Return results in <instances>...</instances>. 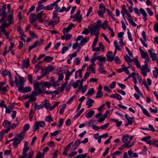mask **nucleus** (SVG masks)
<instances>
[{"mask_svg": "<svg viewBox=\"0 0 158 158\" xmlns=\"http://www.w3.org/2000/svg\"><path fill=\"white\" fill-rule=\"evenodd\" d=\"M24 134L25 132L22 131L19 135L18 137H16L11 139V141H13V145L14 148H16L17 145L23 139V137L25 136Z\"/></svg>", "mask_w": 158, "mask_h": 158, "instance_id": "nucleus-1", "label": "nucleus"}, {"mask_svg": "<svg viewBox=\"0 0 158 158\" xmlns=\"http://www.w3.org/2000/svg\"><path fill=\"white\" fill-rule=\"evenodd\" d=\"M41 86V84L39 82H38L34 84V91L32 92V96H36L38 94H41L43 93L42 89L40 88Z\"/></svg>", "mask_w": 158, "mask_h": 158, "instance_id": "nucleus-2", "label": "nucleus"}, {"mask_svg": "<svg viewBox=\"0 0 158 158\" xmlns=\"http://www.w3.org/2000/svg\"><path fill=\"white\" fill-rule=\"evenodd\" d=\"M45 126V123L44 121H39L35 122L34 123L33 126V131H39V127H44Z\"/></svg>", "mask_w": 158, "mask_h": 158, "instance_id": "nucleus-3", "label": "nucleus"}, {"mask_svg": "<svg viewBox=\"0 0 158 158\" xmlns=\"http://www.w3.org/2000/svg\"><path fill=\"white\" fill-rule=\"evenodd\" d=\"M90 31V33L92 34H93L96 36V35L97 34V36L98 37L99 31L100 30L99 26L97 24L94 25L89 29Z\"/></svg>", "mask_w": 158, "mask_h": 158, "instance_id": "nucleus-4", "label": "nucleus"}, {"mask_svg": "<svg viewBox=\"0 0 158 158\" xmlns=\"http://www.w3.org/2000/svg\"><path fill=\"white\" fill-rule=\"evenodd\" d=\"M19 81H18V78L16 76H15V83L17 86L18 87V89L20 88H22L23 86L24 83V80L23 77L19 76Z\"/></svg>", "mask_w": 158, "mask_h": 158, "instance_id": "nucleus-5", "label": "nucleus"}, {"mask_svg": "<svg viewBox=\"0 0 158 158\" xmlns=\"http://www.w3.org/2000/svg\"><path fill=\"white\" fill-rule=\"evenodd\" d=\"M144 65H142V67L141 68V70L142 72V74L144 76H146L147 75V73L150 71L148 65L147 63H144Z\"/></svg>", "mask_w": 158, "mask_h": 158, "instance_id": "nucleus-6", "label": "nucleus"}, {"mask_svg": "<svg viewBox=\"0 0 158 158\" xmlns=\"http://www.w3.org/2000/svg\"><path fill=\"white\" fill-rule=\"evenodd\" d=\"M80 11L79 10H78L75 14L73 15V21H77L78 22H80L82 20V16L81 15H80Z\"/></svg>", "mask_w": 158, "mask_h": 158, "instance_id": "nucleus-7", "label": "nucleus"}, {"mask_svg": "<svg viewBox=\"0 0 158 158\" xmlns=\"http://www.w3.org/2000/svg\"><path fill=\"white\" fill-rule=\"evenodd\" d=\"M60 18L57 16V13H53V19L52 21V24L53 25L56 24L59 21Z\"/></svg>", "mask_w": 158, "mask_h": 158, "instance_id": "nucleus-8", "label": "nucleus"}, {"mask_svg": "<svg viewBox=\"0 0 158 158\" xmlns=\"http://www.w3.org/2000/svg\"><path fill=\"white\" fill-rule=\"evenodd\" d=\"M31 89L30 86H27L23 88V86L22 88L18 89V91L20 93H25L31 91Z\"/></svg>", "mask_w": 158, "mask_h": 158, "instance_id": "nucleus-9", "label": "nucleus"}, {"mask_svg": "<svg viewBox=\"0 0 158 158\" xmlns=\"http://www.w3.org/2000/svg\"><path fill=\"white\" fill-rule=\"evenodd\" d=\"M38 19L36 15L31 13L29 17V21L31 23L33 24V23Z\"/></svg>", "mask_w": 158, "mask_h": 158, "instance_id": "nucleus-10", "label": "nucleus"}, {"mask_svg": "<svg viewBox=\"0 0 158 158\" xmlns=\"http://www.w3.org/2000/svg\"><path fill=\"white\" fill-rule=\"evenodd\" d=\"M53 70L54 69L52 66L51 65H48V67L45 69V72L44 73L43 72L42 73L44 75V76H45L48 74L49 72Z\"/></svg>", "mask_w": 158, "mask_h": 158, "instance_id": "nucleus-11", "label": "nucleus"}, {"mask_svg": "<svg viewBox=\"0 0 158 158\" xmlns=\"http://www.w3.org/2000/svg\"><path fill=\"white\" fill-rule=\"evenodd\" d=\"M106 57L107 60L109 62H112L114 60V56H113V53L111 51L107 52Z\"/></svg>", "mask_w": 158, "mask_h": 158, "instance_id": "nucleus-12", "label": "nucleus"}, {"mask_svg": "<svg viewBox=\"0 0 158 158\" xmlns=\"http://www.w3.org/2000/svg\"><path fill=\"white\" fill-rule=\"evenodd\" d=\"M29 59L27 58V60H23L22 63V66L23 68L27 69L29 66Z\"/></svg>", "mask_w": 158, "mask_h": 158, "instance_id": "nucleus-13", "label": "nucleus"}, {"mask_svg": "<svg viewBox=\"0 0 158 158\" xmlns=\"http://www.w3.org/2000/svg\"><path fill=\"white\" fill-rule=\"evenodd\" d=\"M28 142L26 141L25 142L24 148H23V151L22 153L23 154H25L27 155V152L29 150V147L28 146Z\"/></svg>", "mask_w": 158, "mask_h": 158, "instance_id": "nucleus-14", "label": "nucleus"}, {"mask_svg": "<svg viewBox=\"0 0 158 158\" xmlns=\"http://www.w3.org/2000/svg\"><path fill=\"white\" fill-rule=\"evenodd\" d=\"M129 139V135L127 134H126L123 136L122 139V141L125 144H128V145H129L130 141L128 140Z\"/></svg>", "mask_w": 158, "mask_h": 158, "instance_id": "nucleus-15", "label": "nucleus"}, {"mask_svg": "<svg viewBox=\"0 0 158 158\" xmlns=\"http://www.w3.org/2000/svg\"><path fill=\"white\" fill-rule=\"evenodd\" d=\"M141 56L142 57L145 59V61H144V63H148L149 60V58L148 56V55L146 52H144L142 53H141Z\"/></svg>", "mask_w": 158, "mask_h": 158, "instance_id": "nucleus-16", "label": "nucleus"}, {"mask_svg": "<svg viewBox=\"0 0 158 158\" xmlns=\"http://www.w3.org/2000/svg\"><path fill=\"white\" fill-rule=\"evenodd\" d=\"M74 27V24L71 23L67 27V28H64L63 30V34H64L65 32L67 33L72 28V27Z\"/></svg>", "mask_w": 158, "mask_h": 158, "instance_id": "nucleus-17", "label": "nucleus"}, {"mask_svg": "<svg viewBox=\"0 0 158 158\" xmlns=\"http://www.w3.org/2000/svg\"><path fill=\"white\" fill-rule=\"evenodd\" d=\"M82 69H81L77 70L75 73V79L77 78L79 76L80 78H81L82 77Z\"/></svg>", "mask_w": 158, "mask_h": 158, "instance_id": "nucleus-18", "label": "nucleus"}, {"mask_svg": "<svg viewBox=\"0 0 158 158\" xmlns=\"http://www.w3.org/2000/svg\"><path fill=\"white\" fill-rule=\"evenodd\" d=\"M148 52H149V55L151 58H152L153 61H155L156 59V53L152 52V50H149Z\"/></svg>", "mask_w": 158, "mask_h": 158, "instance_id": "nucleus-19", "label": "nucleus"}, {"mask_svg": "<svg viewBox=\"0 0 158 158\" xmlns=\"http://www.w3.org/2000/svg\"><path fill=\"white\" fill-rule=\"evenodd\" d=\"M6 5L4 4L2 7V8L0 12V16L6 15Z\"/></svg>", "mask_w": 158, "mask_h": 158, "instance_id": "nucleus-20", "label": "nucleus"}, {"mask_svg": "<svg viewBox=\"0 0 158 158\" xmlns=\"http://www.w3.org/2000/svg\"><path fill=\"white\" fill-rule=\"evenodd\" d=\"M51 86V85L50 83L48 82H46L45 83L44 85L43 84H41V86L40 87L41 89H42V90H44L45 89V87H47L48 88H49Z\"/></svg>", "mask_w": 158, "mask_h": 158, "instance_id": "nucleus-21", "label": "nucleus"}, {"mask_svg": "<svg viewBox=\"0 0 158 158\" xmlns=\"http://www.w3.org/2000/svg\"><path fill=\"white\" fill-rule=\"evenodd\" d=\"M73 142H72L70 143L64 149V150L63 153V154L65 156H67V152L69 150L71 146L73 144Z\"/></svg>", "mask_w": 158, "mask_h": 158, "instance_id": "nucleus-22", "label": "nucleus"}, {"mask_svg": "<svg viewBox=\"0 0 158 158\" xmlns=\"http://www.w3.org/2000/svg\"><path fill=\"white\" fill-rule=\"evenodd\" d=\"M125 117L127 120L128 124L132 125L134 121V118L133 117H128L127 114L125 115Z\"/></svg>", "mask_w": 158, "mask_h": 158, "instance_id": "nucleus-23", "label": "nucleus"}, {"mask_svg": "<svg viewBox=\"0 0 158 158\" xmlns=\"http://www.w3.org/2000/svg\"><path fill=\"white\" fill-rule=\"evenodd\" d=\"M110 98H116L118 100H121L123 98L121 96L118 94H112L110 95Z\"/></svg>", "mask_w": 158, "mask_h": 158, "instance_id": "nucleus-24", "label": "nucleus"}, {"mask_svg": "<svg viewBox=\"0 0 158 158\" xmlns=\"http://www.w3.org/2000/svg\"><path fill=\"white\" fill-rule=\"evenodd\" d=\"M58 82V81H55L54 78L53 77H51V85L53 87H55L57 85H59L57 83Z\"/></svg>", "mask_w": 158, "mask_h": 158, "instance_id": "nucleus-25", "label": "nucleus"}, {"mask_svg": "<svg viewBox=\"0 0 158 158\" xmlns=\"http://www.w3.org/2000/svg\"><path fill=\"white\" fill-rule=\"evenodd\" d=\"M94 102V101L91 99L89 98V100L87 101L86 103V105H88L87 106L88 108H89L92 106L93 105V103Z\"/></svg>", "mask_w": 158, "mask_h": 158, "instance_id": "nucleus-26", "label": "nucleus"}, {"mask_svg": "<svg viewBox=\"0 0 158 158\" xmlns=\"http://www.w3.org/2000/svg\"><path fill=\"white\" fill-rule=\"evenodd\" d=\"M94 114V110H90L85 114V117L86 118H91Z\"/></svg>", "mask_w": 158, "mask_h": 158, "instance_id": "nucleus-27", "label": "nucleus"}, {"mask_svg": "<svg viewBox=\"0 0 158 158\" xmlns=\"http://www.w3.org/2000/svg\"><path fill=\"white\" fill-rule=\"evenodd\" d=\"M41 2H39V4L38 6L36 7V11L37 12H38L40 11L43 9H44L45 7H44L43 5H41Z\"/></svg>", "mask_w": 158, "mask_h": 158, "instance_id": "nucleus-28", "label": "nucleus"}, {"mask_svg": "<svg viewBox=\"0 0 158 158\" xmlns=\"http://www.w3.org/2000/svg\"><path fill=\"white\" fill-rule=\"evenodd\" d=\"M139 10L141 14L143 15V16H144L143 19L145 22H146L147 20V14L145 10L143 9V8H140Z\"/></svg>", "mask_w": 158, "mask_h": 158, "instance_id": "nucleus-29", "label": "nucleus"}, {"mask_svg": "<svg viewBox=\"0 0 158 158\" xmlns=\"http://www.w3.org/2000/svg\"><path fill=\"white\" fill-rule=\"evenodd\" d=\"M75 71V69H73L72 70L71 72H70L69 71L67 72L66 73L65 80L66 81H67V80H69V77Z\"/></svg>", "mask_w": 158, "mask_h": 158, "instance_id": "nucleus-30", "label": "nucleus"}, {"mask_svg": "<svg viewBox=\"0 0 158 158\" xmlns=\"http://www.w3.org/2000/svg\"><path fill=\"white\" fill-rule=\"evenodd\" d=\"M128 153L131 157H137L138 156V155L136 153H133V152L131 150H129L128 151Z\"/></svg>", "mask_w": 158, "mask_h": 158, "instance_id": "nucleus-31", "label": "nucleus"}, {"mask_svg": "<svg viewBox=\"0 0 158 158\" xmlns=\"http://www.w3.org/2000/svg\"><path fill=\"white\" fill-rule=\"evenodd\" d=\"M53 59V57H51L49 56H46L45 57L43 61L46 62H50L52 61Z\"/></svg>", "mask_w": 158, "mask_h": 158, "instance_id": "nucleus-32", "label": "nucleus"}, {"mask_svg": "<svg viewBox=\"0 0 158 158\" xmlns=\"http://www.w3.org/2000/svg\"><path fill=\"white\" fill-rule=\"evenodd\" d=\"M133 59V61H134V63L135 64L137 68H140L141 65L139 64L138 57H137L135 58H134Z\"/></svg>", "mask_w": 158, "mask_h": 158, "instance_id": "nucleus-33", "label": "nucleus"}, {"mask_svg": "<svg viewBox=\"0 0 158 158\" xmlns=\"http://www.w3.org/2000/svg\"><path fill=\"white\" fill-rule=\"evenodd\" d=\"M105 12V8H103L101 10H100L99 11H98V15L101 17H103V15Z\"/></svg>", "mask_w": 158, "mask_h": 158, "instance_id": "nucleus-34", "label": "nucleus"}, {"mask_svg": "<svg viewBox=\"0 0 158 158\" xmlns=\"http://www.w3.org/2000/svg\"><path fill=\"white\" fill-rule=\"evenodd\" d=\"M108 135L107 133H106L102 135H100L98 140V143H101V139L102 138H106L108 137Z\"/></svg>", "mask_w": 158, "mask_h": 158, "instance_id": "nucleus-35", "label": "nucleus"}, {"mask_svg": "<svg viewBox=\"0 0 158 158\" xmlns=\"http://www.w3.org/2000/svg\"><path fill=\"white\" fill-rule=\"evenodd\" d=\"M108 22L107 20H105L103 23L99 25V27H102L103 29H106V27L108 26Z\"/></svg>", "mask_w": 158, "mask_h": 158, "instance_id": "nucleus-36", "label": "nucleus"}, {"mask_svg": "<svg viewBox=\"0 0 158 158\" xmlns=\"http://www.w3.org/2000/svg\"><path fill=\"white\" fill-rule=\"evenodd\" d=\"M43 61H39L37 64L35 66V68L36 69L35 73H37L39 70L40 69V65H41L43 63Z\"/></svg>", "mask_w": 158, "mask_h": 158, "instance_id": "nucleus-37", "label": "nucleus"}, {"mask_svg": "<svg viewBox=\"0 0 158 158\" xmlns=\"http://www.w3.org/2000/svg\"><path fill=\"white\" fill-rule=\"evenodd\" d=\"M154 69L155 70L153 71V73L154 77L156 78L158 77V69L155 67Z\"/></svg>", "mask_w": 158, "mask_h": 158, "instance_id": "nucleus-38", "label": "nucleus"}, {"mask_svg": "<svg viewBox=\"0 0 158 158\" xmlns=\"http://www.w3.org/2000/svg\"><path fill=\"white\" fill-rule=\"evenodd\" d=\"M11 124V123L7 120H5L2 123V125L5 127H7Z\"/></svg>", "mask_w": 158, "mask_h": 158, "instance_id": "nucleus-39", "label": "nucleus"}, {"mask_svg": "<svg viewBox=\"0 0 158 158\" xmlns=\"http://www.w3.org/2000/svg\"><path fill=\"white\" fill-rule=\"evenodd\" d=\"M9 76L10 77L9 79V82L10 84L11 87L14 86V84L12 80V78L11 76L10 73V71H8Z\"/></svg>", "mask_w": 158, "mask_h": 158, "instance_id": "nucleus-40", "label": "nucleus"}, {"mask_svg": "<svg viewBox=\"0 0 158 158\" xmlns=\"http://www.w3.org/2000/svg\"><path fill=\"white\" fill-rule=\"evenodd\" d=\"M124 58L125 60L128 63H131L133 62V60L131 59L130 57L127 55V54L126 55V56H124Z\"/></svg>", "mask_w": 158, "mask_h": 158, "instance_id": "nucleus-41", "label": "nucleus"}, {"mask_svg": "<svg viewBox=\"0 0 158 158\" xmlns=\"http://www.w3.org/2000/svg\"><path fill=\"white\" fill-rule=\"evenodd\" d=\"M80 81L79 80L75 82L72 84V85L74 89L77 88L79 85V83L80 82Z\"/></svg>", "mask_w": 158, "mask_h": 158, "instance_id": "nucleus-42", "label": "nucleus"}, {"mask_svg": "<svg viewBox=\"0 0 158 158\" xmlns=\"http://www.w3.org/2000/svg\"><path fill=\"white\" fill-rule=\"evenodd\" d=\"M84 108L81 109L74 116V119H75L77 118L79 116H80L81 114L84 111Z\"/></svg>", "mask_w": 158, "mask_h": 158, "instance_id": "nucleus-43", "label": "nucleus"}, {"mask_svg": "<svg viewBox=\"0 0 158 158\" xmlns=\"http://www.w3.org/2000/svg\"><path fill=\"white\" fill-rule=\"evenodd\" d=\"M94 93V89L93 88H92L89 89L87 93L86 94V95H92Z\"/></svg>", "mask_w": 158, "mask_h": 158, "instance_id": "nucleus-44", "label": "nucleus"}, {"mask_svg": "<svg viewBox=\"0 0 158 158\" xmlns=\"http://www.w3.org/2000/svg\"><path fill=\"white\" fill-rule=\"evenodd\" d=\"M66 107V105L65 104L62 105V108H60L59 111V113L60 114H62L64 112L65 109Z\"/></svg>", "mask_w": 158, "mask_h": 158, "instance_id": "nucleus-45", "label": "nucleus"}, {"mask_svg": "<svg viewBox=\"0 0 158 158\" xmlns=\"http://www.w3.org/2000/svg\"><path fill=\"white\" fill-rule=\"evenodd\" d=\"M96 35V37L94 41V42H93V44L92 45V48H95V46L97 44V42L98 40V37L97 36V35Z\"/></svg>", "mask_w": 158, "mask_h": 158, "instance_id": "nucleus-46", "label": "nucleus"}, {"mask_svg": "<svg viewBox=\"0 0 158 158\" xmlns=\"http://www.w3.org/2000/svg\"><path fill=\"white\" fill-rule=\"evenodd\" d=\"M131 146H132V145H128V144L124 143L119 148V149L122 150L125 147L130 148Z\"/></svg>", "mask_w": 158, "mask_h": 158, "instance_id": "nucleus-47", "label": "nucleus"}, {"mask_svg": "<svg viewBox=\"0 0 158 158\" xmlns=\"http://www.w3.org/2000/svg\"><path fill=\"white\" fill-rule=\"evenodd\" d=\"M87 42V39L86 38H83L80 42V45L81 46H83Z\"/></svg>", "mask_w": 158, "mask_h": 158, "instance_id": "nucleus-48", "label": "nucleus"}, {"mask_svg": "<svg viewBox=\"0 0 158 158\" xmlns=\"http://www.w3.org/2000/svg\"><path fill=\"white\" fill-rule=\"evenodd\" d=\"M53 4L48 5L45 7L44 10H52L53 9Z\"/></svg>", "mask_w": 158, "mask_h": 158, "instance_id": "nucleus-49", "label": "nucleus"}, {"mask_svg": "<svg viewBox=\"0 0 158 158\" xmlns=\"http://www.w3.org/2000/svg\"><path fill=\"white\" fill-rule=\"evenodd\" d=\"M97 60H98L100 62L105 61L106 60L105 57H101V56H98L97 57Z\"/></svg>", "mask_w": 158, "mask_h": 158, "instance_id": "nucleus-50", "label": "nucleus"}, {"mask_svg": "<svg viewBox=\"0 0 158 158\" xmlns=\"http://www.w3.org/2000/svg\"><path fill=\"white\" fill-rule=\"evenodd\" d=\"M8 21L9 22V23L11 22V23H12V22L13 21V15H12L11 14H10L9 15L7 19Z\"/></svg>", "mask_w": 158, "mask_h": 158, "instance_id": "nucleus-51", "label": "nucleus"}, {"mask_svg": "<svg viewBox=\"0 0 158 158\" xmlns=\"http://www.w3.org/2000/svg\"><path fill=\"white\" fill-rule=\"evenodd\" d=\"M45 121L48 122H51L53 121V119L51 118V116L48 115L46 117Z\"/></svg>", "mask_w": 158, "mask_h": 158, "instance_id": "nucleus-52", "label": "nucleus"}, {"mask_svg": "<svg viewBox=\"0 0 158 158\" xmlns=\"http://www.w3.org/2000/svg\"><path fill=\"white\" fill-rule=\"evenodd\" d=\"M114 121L116 123V126L119 127L122 124V122L121 121H119L117 119H113L112 120Z\"/></svg>", "mask_w": 158, "mask_h": 158, "instance_id": "nucleus-53", "label": "nucleus"}, {"mask_svg": "<svg viewBox=\"0 0 158 158\" xmlns=\"http://www.w3.org/2000/svg\"><path fill=\"white\" fill-rule=\"evenodd\" d=\"M30 128V125L29 124H27L24 125V127L23 128V132L26 131L28 130Z\"/></svg>", "mask_w": 158, "mask_h": 158, "instance_id": "nucleus-54", "label": "nucleus"}, {"mask_svg": "<svg viewBox=\"0 0 158 158\" xmlns=\"http://www.w3.org/2000/svg\"><path fill=\"white\" fill-rule=\"evenodd\" d=\"M61 130L57 131H55L52 133H51V136H55L57 135L58 134L61 133Z\"/></svg>", "mask_w": 158, "mask_h": 158, "instance_id": "nucleus-55", "label": "nucleus"}, {"mask_svg": "<svg viewBox=\"0 0 158 158\" xmlns=\"http://www.w3.org/2000/svg\"><path fill=\"white\" fill-rule=\"evenodd\" d=\"M60 103L59 102H56L50 108H49V110H53Z\"/></svg>", "mask_w": 158, "mask_h": 158, "instance_id": "nucleus-56", "label": "nucleus"}, {"mask_svg": "<svg viewBox=\"0 0 158 158\" xmlns=\"http://www.w3.org/2000/svg\"><path fill=\"white\" fill-rule=\"evenodd\" d=\"M102 95L103 93L102 91H98L97 93L96 98H101Z\"/></svg>", "mask_w": 158, "mask_h": 158, "instance_id": "nucleus-57", "label": "nucleus"}, {"mask_svg": "<svg viewBox=\"0 0 158 158\" xmlns=\"http://www.w3.org/2000/svg\"><path fill=\"white\" fill-rule=\"evenodd\" d=\"M114 44L115 47V50L117 51V50H120V49L119 46L118 44V42L116 40H115L114 42Z\"/></svg>", "mask_w": 158, "mask_h": 158, "instance_id": "nucleus-58", "label": "nucleus"}, {"mask_svg": "<svg viewBox=\"0 0 158 158\" xmlns=\"http://www.w3.org/2000/svg\"><path fill=\"white\" fill-rule=\"evenodd\" d=\"M87 156V154L85 153L84 154H81L77 156L75 158H85Z\"/></svg>", "mask_w": 158, "mask_h": 158, "instance_id": "nucleus-59", "label": "nucleus"}, {"mask_svg": "<svg viewBox=\"0 0 158 158\" xmlns=\"http://www.w3.org/2000/svg\"><path fill=\"white\" fill-rule=\"evenodd\" d=\"M129 67H122V69L123 70V71H124V72L126 73L127 74H130V72L129 70H128V68H129Z\"/></svg>", "mask_w": 158, "mask_h": 158, "instance_id": "nucleus-60", "label": "nucleus"}, {"mask_svg": "<svg viewBox=\"0 0 158 158\" xmlns=\"http://www.w3.org/2000/svg\"><path fill=\"white\" fill-rule=\"evenodd\" d=\"M104 68L103 66L100 67L98 69L99 71L101 73L104 74H106V71H104Z\"/></svg>", "mask_w": 158, "mask_h": 158, "instance_id": "nucleus-61", "label": "nucleus"}, {"mask_svg": "<svg viewBox=\"0 0 158 158\" xmlns=\"http://www.w3.org/2000/svg\"><path fill=\"white\" fill-rule=\"evenodd\" d=\"M81 140L80 139H77V141H76L74 144L73 145V146H74V145H76V146L78 147L79 145L81 143L80 142Z\"/></svg>", "mask_w": 158, "mask_h": 158, "instance_id": "nucleus-62", "label": "nucleus"}, {"mask_svg": "<svg viewBox=\"0 0 158 158\" xmlns=\"http://www.w3.org/2000/svg\"><path fill=\"white\" fill-rule=\"evenodd\" d=\"M17 31L19 32V33L20 35H24V33L23 32V30L20 27L18 26L17 27Z\"/></svg>", "mask_w": 158, "mask_h": 158, "instance_id": "nucleus-63", "label": "nucleus"}, {"mask_svg": "<svg viewBox=\"0 0 158 158\" xmlns=\"http://www.w3.org/2000/svg\"><path fill=\"white\" fill-rule=\"evenodd\" d=\"M109 123H106V124L101 126L100 127V129H106L109 126Z\"/></svg>", "mask_w": 158, "mask_h": 158, "instance_id": "nucleus-64", "label": "nucleus"}]
</instances>
